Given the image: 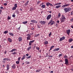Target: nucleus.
I'll return each mask as SVG.
<instances>
[{"mask_svg": "<svg viewBox=\"0 0 73 73\" xmlns=\"http://www.w3.org/2000/svg\"><path fill=\"white\" fill-rule=\"evenodd\" d=\"M16 63L17 64H19V61L16 62Z\"/></svg>", "mask_w": 73, "mask_h": 73, "instance_id": "nucleus-34", "label": "nucleus"}, {"mask_svg": "<svg viewBox=\"0 0 73 73\" xmlns=\"http://www.w3.org/2000/svg\"><path fill=\"white\" fill-rule=\"evenodd\" d=\"M35 42L34 40H33L32 41H31L29 42V46H32V43H33V42Z\"/></svg>", "mask_w": 73, "mask_h": 73, "instance_id": "nucleus-8", "label": "nucleus"}, {"mask_svg": "<svg viewBox=\"0 0 73 73\" xmlns=\"http://www.w3.org/2000/svg\"><path fill=\"white\" fill-rule=\"evenodd\" d=\"M55 49L56 50V51H58L60 50V48H56Z\"/></svg>", "mask_w": 73, "mask_h": 73, "instance_id": "nucleus-37", "label": "nucleus"}, {"mask_svg": "<svg viewBox=\"0 0 73 73\" xmlns=\"http://www.w3.org/2000/svg\"><path fill=\"white\" fill-rule=\"evenodd\" d=\"M38 35H39V34H38L37 35H35V37H37L38 36Z\"/></svg>", "mask_w": 73, "mask_h": 73, "instance_id": "nucleus-51", "label": "nucleus"}, {"mask_svg": "<svg viewBox=\"0 0 73 73\" xmlns=\"http://www.w3.org/2000/svg\"><path fill=\"white\" fill-rule=\"evenodd\" d=\"M31 46H29V47L27 48V50L28 51L29 50L31 49Z\"/></svg>", "mask_w": 73, "mask_h": 73, "instance_id": "nucleus-28", "label": "nucleus"}, {"mask_svg": "<svg viewBox=\"0 0 73 73\" xmlns=\"http://www.w3.org/2000/svg\"><path fill=\"white\" fill-rule=\"evenodd\" d=\"M36 48L38 50H40V48H39V47H38L37 46L36 47Z\"/></svg>", "mask_w": 73, "mask_h": 73, "instance_id": "nucleus-44", "label": "nucleus"}, {"mask_svg": "<svg viewBox=\"0 0 73 73\" xmlns=\"http://www.w3.org/2000/svg\"><path fill=\"white\" fill-rule=\"evenodd\" d=\"M39 23H40V24H41L42 25H45L46 23V22L45 21H39Z\"/></svg>", "mask_w": 73, "mask_h": 73, "instance_id": "nucleus-5", "label": "nucleus"}, {"mask_svg": "<svg viewBox=\"0 0 73 73\" xmlns=\"http://www.w3.org/2000/svg\"><path fill=\"white\" fill-rule=\"evenodd\" d=\"M7 51L6 50L5 51L4 53L5 54H6L7 53Z\"/></svg>", "mask_w": 73, "mask_h": 73, "instance_id": "nucleus-60", "label": "nucleus"}, {"mask_svg": "<svg viewBox=\"0 0 73 73\" xmlns=\"http://www.w3.org/2000/svg\"><path fill=\"white\" fill-rule=\"evenodd\" d=\"M72 9L70 8V7H64V11L65 12V13H66L67 12H69Z\"/></svg>", "mask_w": 73, "mask_h": 73, "instance_id": "nucleus-1", "label": "nucleus"}, {"mask_svg": "<svg viewBox=\"0 0 73 73\" xmlns=\"http://www.w3.org/2000/svg\"><path fill=\"white\" fill-rule=\"evenodd\" d=\"M26 56H29V54H26Z\"/></svg>", "mask_w": 73, "mask_h": 73, "instance_id": "nucleus-59", "label": "nucleus"}, {"mask_svg": "<svg viewBox=\"0 0 73 73\" xmlns=\"http://www.w3.org/2000/svg\"><path fill=\"white\" fill-rule=\"evenodd\" d=\"M14 7L12 8V10H15L16 9V8L17 7V4H14Z\"/></svg>", "mask_w": 73, "mask_h": 73, "instance_id": "nucleus-4", "label": "nucleus"}, {"mask_svg": "<svg viewBox=\"0 0 73 73\" xmlns=\"http://www.w3.org/2000/svg\"><path fill=\"white\" fill-rule=\"evenodd\" d=\"M27 36H28L26 37L27 40H30L31 38V36L30 34H28L27 35Z\"/></svg>", "mask_w": 73, "mask_h": 73, "instance_id": "nucleus-3", "label": "nucleus"}, {"mask_svg": "<svg viewBox=\"0 0 73 73\" xmlns=\"http://www.w3.org/2000/svg\"><path fill=\"white\" fill-rule=\"evenodd\" d=\"M64 61H65V62L64 64H65L67 65V64H68L69 63V62H68V59L67 58L65 59L64 60Z\"/></svg>", "mask_w": 73, "mask_h": 73, "instance_id": "nucleus-6", "label": "nucleus"}, {"mask_svg": "<svg viewBox=\"0 0 73 73\" xmlns=\"http://www.w3.org/2000/svg\"><path fill=\"white\" fill-rule=\"evenodd\" d=\"M40 1H38L37 2V4H39L40 3Z\"/></svg>", "mask_w": 73, "mask_h": 73, "instance_id": "nucleus-54", "label": "nucleus"}, {"mask_svg": "<svg viewBox=\"0 0 73 73\" xmlns=\"http://www.w3.org/2000/svg\"><path fill=\"white\" fill-rule=\"evenodd\" d=\"M33 8H31L30 9L29 11H33Z\"/></svg>", "mask_w": 73, "mask_h": 73, "instance_id": "nucleus-35", "label": "nucleus"}, {"mask_svg": "<svg viewBox=\"0 0 73 73\" xmlns=\"http://www.w3.org/2000/svg\"><path fill=\"white\" fill-rule=\"evenodd\" d=\"M7 40L9 42H11L12 41V40L10 38H7Z\"/></svg>", "mask_w": 73, "mask_h": 73, "instance_id": "nucleus-11", "label": "nucleus"}, {"mask_svg": "<svg viewBox=\"0 0 73 73\" xmlns=\"http://www.w3.org/2000/svg\"><path fill=\"white\" fill-rule=\"evenodd\" d=\"M73 39H72V38H70L69 39V42H72V41H73Z\"/></svg>", "mask_w": 73, "mask_h": 73, "instance_id": "nucleus-18", "label": "nucleus"}, {"mask_svg": "<svg viewBox=\"0 0 73 73\" xmlns=\"http://www.w3.org/2000/svg\"><path fill=\"white\" fill-rule=\"evenodd\" d=\"M12 68L13 69H15L16 68V66L15 64H14L13 65V66H12Z\"/></svg>", "mask_w": 73, "mask_h": 73, "instance_id": "nucleus-17", "label": "nucleus"}, {"mask_svg": "<svg viewBox=\"0 0 73 73\" xmlns=\"http://www.w3.org/2000/svg\"><path fill=\"white\" fill-rule=\"evenodd\" d=\"M54 46H51V47H50V51L51 50L52 48H54Z\"/></svg>", "mask_w": 73, "mask_h": 73, "instance_id": "nucleus-31", "label": "nucleus"}, {"mask_svg": "<svg viewBox=\"0 0 73 73\" xmlns=\"http://www.w3.org/2000/svg\"><path fill=\"white\" fill-rule=\"evenodd\" d=\"M37 23V21L34 20V23Z\"/></svg>", "mask_w": 73, "mask_h": 73, "instance_id": "nucleus-38", "label": "nucleus"}, {"mask_svg": "<svg viewBox=\"0 0 73 73\" xmlns=\"http://www.w3.org/2000/svg\"><path fill=\"white\" fill-rule=\"evenodd\" d=\"M61 20V22H63L64 21V20H65V19H63L62 18H60Z\"/></svg>", "mask_w": 73, "mask_h": 73, "instance_id": "nucleus-27", "label": "nucleus"}, {"mask_svg": "<svg viewBox=\"0 0 73 73\" xmlns=\"http://www.w3.org/2000/svg\"><path fill=\"white\" fill-rule=\"evenodd\" d=\"M16 17V15L15 14H13L12 15V17L13 18L15 17Z\"/></svg>", "mask_w": 73, "mask_h": 73, "instance_id": "nucleus-43", "label": "nucleus"}, {"mask_svg": "<svg viewBox=\"0 0 73 73\" xmlns=\"http://www.w3.org/2000/svg\"><path fill=\"white\" fill-rule=\"evenodd\" d=\"M45 5H42V6H41V7L42 8H45Z\"/></svg>", "mask_w": 73, "mask_h": 73, "instance_id": "nucleus-29", "label": "nucleus"}, {"mask_svg": "<svg viewBox=\"0 0 73 73\" xmlns=\"http://www.w3.org/2000/svg\"><path fill=\"white\" fill-rule=\"evenodd\" d=\"M18 40L19 42H21L22 40V38L21 37H20L18 38Z\"/></svg>", "mask_w": 73, "mask_h": 73, "instance_id": "nucleus-13", "label": "nucleus"}, {"mask_svg": "<svg viewBox=\"0 0 73 73\" xmlns=\"http://www.w3.org/2000/svg\"><path fill=\"white\" fill-rule=\"evenodd\" d=\"M54 23H55V22H54V21H53L50 24V25H53Z\"/></svg>", "mask_w": 73, "mask_h": 73, "instance_id": "nucleus-32", "label": "nucleus"}, {"mask_svg": "<svg viewBox=\"0 0 73 73\" xmlns=\"http://www.w3.org/2000/svg\"><path fill=\"white\" fill-rule=\"evenodd\" d=\"M65 39V36H63L62 37L60 38V41H62V40H64Z\"/></svg>", "mask_w": 73, "mask_h": 73, "instance_id": "nucleus-9", "label": "nucleus"}, {"mask_svg": "<svg viewBox=\"0 0 73 73\" xmlns=\"http://www.w3.org/2000/svg\"><path fill=\"white\" fill-rule=\"evenodd\" d=\"M3 5L5 6H6L7 5V3H4Z\"/></svg>", "mask_w": 73, "mask_h": 73, "instance_id": "nucleus-49", "label": "nucleus"}, {"mask_svg": "<svg viewBox=\"0 0 73 73\" xmlns=\"http://www.w3.org/2000/svg\"><path fill=\"white\" fill-rule=\"evenodd\" d=\"M17 54V53L16 52H15V51L14 52H13L12 53V54L13 55H16Z\"/></svg>", "mask_w": 73, "mask_h": 73, "instance_id": "nucleus-25", "label": "nucleus"}, {"mask_svg": "<svg viewBox=\"0 0 73 73\" xmlns=\"http://www.w3.org/2000/svg\"><path fill=\"white\" fill-rule=\"evenodd\" d=\"M53 21L52 20H50V22L48 23V24L49 25Z\"/></svg>", "mask_w": 73, "mask_h": 73, "instance_id": "nucleus-26", "label": "nucleus"}, {"mask_svg": "<svg viewBox=\"0 0 73 73\" xmlns=\"http://www.w3.org/2000/svg\"><path fill=\"white\" fill-rule=\"evenodd\" d=\"M71 71L73 72V68H71Z\"/></svg>", "mask_w": 73, "mask_h": 73, "instance_id": "nucleus-64", "label": "nucleus"}, {"mask_svg": "<svg viewBox=\"0 0 73 73\" xmlns=\"http://www.w3.org/2000/svg\"><path fill=\"white\" fill-rule=\"evenodd\" d=\"M71 27L73 29V25H72L71 26Z\"/></svg>", "mask_w": 73, "mask_h": 73, "instance_id": "nucleus-61", "label": "nucleus"}, {"mask_svg": "<svg viewBox=\"0 0 73 73\" xmlns=\"http://www.w3.org/2000/svg\"><path fill=\"white\" fill-rule=\"evenodd\" d=\"M62 54H60L58 55V57H60L61 56H62Z\"/></svg>", "mask_w": 73, "mask_h": 73, "instance_id": "nucleus-48", "label": "nucleus"}, {"mask_svg": "<svg viewBox=\"0 0 73 73\" xmlns=\"http://www.w3.org/2000/svg\"><path fill=\"white\" fill-rule=\"evenodd\" d=\"M71 15H73V11H72L71 12Z\"/></svg>", "mask_w": 73, "mask_h": 73, "instance_id": "nucleus-57", "label": "nucleus"}, {"mask_svg": "<svg viewBox=\"0 0 73 73\" xmlns=\"http://www.w3.org/2000/svg\"><path fill=\"white\" fill-rule=\"evenodd\" d=\"M61 7V5H58L56 6L55 8L56 9H58Z\"/></svg>", "mask_w": 73, "mask_h": 73, "instance_id": "nucleus-19", "label": "nucleus"}, {"mask_svg": "<svg viewBox=\"0 0 73 73\" xmlns=\"http://www.w3.org/2000/svg\"><path fill=\"white\" fill-rule=\"evenodd\" d=\"M9 35L12 36H14V34L12 33H9Z\"/></svg>", "mask_w": 73, "mask_h": 73, "instance_id": "nucleus-23", "label": "nucleus"}, {"mask_svg": "<svg viewBox=\"0 0 73 73\" xmlns=\"http://www.w3.org/2000/svg\"><path fill=\"white\" fill-rule=\"evenodd\" d=\"M3 60L4 61H9V59H8V58H4V59H3Z\"/></svg>", "mask_w": 73, "mask_h": 73, "instance_id": "nucleus-21", "label": "nucleus"}, {"mask_svg": "<svg viewBox=\"0 0 73 73\" xmlns=\"http://www.w3.org/2000/svg\"><path fill=\"white\" fill-rule=\"evenodd\" d=\"M31 58V56H29L28 57H26V58H27V59H28L30 58Z\"/></svg>", "mask_w": 73, "mask_h": 73, "instance_id": "nucleus-40", "label": "nucleus"}, {"mask_svg": "<svg viewBox=\"0 0 73 73\" xmlns=\"http://www.w3.org/2000/svg\"><path fill=\"white\" fill-rule=\"evenodd\" d=\"M48 44V42L47 41H46L44 42V44L45 45H46Z\"/></svg>", "mask_w": 73, "mask_h": 73, "instance_id": "nucleus-22", "label": "nucleus"}, {"mask_svg": "<svg viewBox=\"0 0 73 73\" xmlns=\"http://www.w3.org/2000/svg\"><path fill=\"white\" fill-rule=\"evenodd\" d=\"M50 3H46V5L47 6H48L49 5V4Z\"/></svg>", "mask_w": 73, "mask_h": 73, "instance_id": "nucleus-39", "label": "nucleus"}, {"mask_svg": "<svg viewBox=\"0 0 73 73\" xmlns=\"http://www.w3.org/2000/svg\"><path fill=\"white\" fill-rule=\"evenodd\" d=\"M71 21L72 22L73 21V18L71 19Z\"/></svg>", "mask_w": 73, "mask_h": 73, "instance_id": "nucleus-58", "label": "nucleus"}, {"mask_svg": "<svg viewBox=\"0 0 73 73\" xmlns=\"http://www.w3.org/2000/svg\"><path fill=\"white\" fill-rule=\"evenodd\" d=\"M31 22L34 23V20H32L31 21Z\"/></svg>", "mask_w": 73, "mask_h": 73, "instance_id": "nucleus-53", "label": "nucleus"}, {"mask_svg": "<svg viewBox=\"0 0 73 73\" xmlns=\"http://www.w3.org/2000/svg\"><path fill=\"white\" fill-rule=\"evenodd\" d=\"M2 12V10L1 9H0V15L1 14V13Z\"/></svg>", "mask_w": 73, "mask_h": 73, "instance_id": "nucleus-56", "label": "nucleus"}, {"mask_svg": "<svg viewBox=\"0 0 73 73\" xmlns=\"http://www.w3.org/2000/svg\"><path fill=\"white\" fill-rule=\"evenodd\" d=\"M52 34V33L51 32H50V34H49V37L50 36V35H51Z\"/></svg>", "mask_w": 73, "mask_h": 73, "instance_id": "nucleus-45", "label": "nucleus"}, {"mask_svg": "<svg viewBox=\"0 0 73 73\" xmlns=\"http://www.w3.org/2000/svg\"><path fill=\"white\" fill-rule=\"evenodd\" d=\"M19 11H16V13L17 14H19Z\"/></svg>", "mask_w": 73, "mask_h": 73, "instance_id": "nucleus-55", "label": "nucleus"}, {"mask_svg": "<svg viewBox=\"0 0 73 73\" xmlns=\"http://www.w3.org/2000/svg\"><path fill=\"white\" fill-rule=\"evenodd\" d=\"M21 58V57H19V58L18 59V60L19 61H20Z\"/></svg>", "mask_w": 73, "mask_h": 73, "instance_id": "nucleus-47", "label": "nucleus"}, {"mask_svg": "<svg viewBox=\"0 0 73 73\" xmlns=\"http://www.w3.org/2000/svg\"><path fill=\"white\" fill-rule=\"evenodd\" d=\"M27 23H28L27 21H26L25 22H22V23L24 25H25L26 24H27Z\"/></svg>", "mask_w": 73, "mask_h": 73, "instance_id": "nucleus-24", "label": "nucleus"}, {"mask_svg": "<svg viewBox=\"0 0 73 73\" xmlns=\"http://www.w3.org/2000/svg\"><path fill=\"white\" fill-rule=\"evenodd\" d=\"M51 17V15H48L47 16V18H46V19H47V20H48L50 19Z\"/></svg>", "mask_w": 73, "mask_h": 73, "instance_id": "nucleus-7", "label": "nucleus"}, {"mask_svg": "<svg viewBox=\"0 0 73 73\" xmlns=\"http://www.w3.org/2000/svg\"><path fill=\"white\" fill-rule=\"evenodd\" d=\"M61 3H57L55 4V5H61Z\"/></svg>", "mask_w": 73, "mask_h": 73, "instance_id": "nucleus-30", "label": "nucleus"}, {"mask_svg": "<svg viewBox=\"0 0 73 73\" xmlns=\"http://www.w3.org/2000/svg\"><path fill=\"white\" fill-rule=\"evenodd\" d=\"M17 50L16 49H15V48H13V49H12V50H11L10 51V52H13L14 51H16Z\"/></svg>", "mask_w": 73, "mask_h": 73, "instance_id": "nucleus-14", "label": "nucleus"}, {"mask_svg": "<svg viewBox=\"0 0 73 73\" xmlns=\"http://www.w3.org/2000/svg\"><path fill=\"white\" fill-rule=\"evenodd\" d=\"M50 73H53V71H50Z\"/></svg>", "mask_w": 73, "mask_h": 73, "instance_id": "nucleus-63", "label": "nucleus"}, {"mask_svg": "<svg viewBox=\"0 0 73 73\" xmlns=\"http://www.w3.org/2000/svg\"><path fill=\"white\" fill-rule=\"evenodd\" d=\"M40 71H41V70H40V69H38V70H36V72H40Z\"/></svg>", "mask_w": 73, "mask_h": 73, "instance_id": "nucleus-33", "label": "nucleus"}, {"mask_svg": "<svg viewBox=\"0 0 73 73\" xmlns=\"http://www.w3.org/2000/svg\"><path fill=\"white\" fill-rule=\"evenodd\" d=\"M62 17L61 18V19H66V18H65L64 16V15H62Z\"/></svg>", "mask_w": 73, "mask_h": 73, "instance_id": "nucleus-20", "label": "nucleus"}, {"mask_svg": "<svg viewBox=\"0 0 73 73\" xmlns=\"http://www.w3.org/2000/svg\"><path fill=\"white\" fill-rule=\"evenodd\" d=\"M64 58H68V56L66 55H65V56H64Z\"/></svg>", "mask_w": 73, "mask_h": 73, "instance_id": "nucleus-46", "label": "nucleus"}, {"mask_svg": "<svg viewBox=\"0 0 73 73\" xmlns=\"http://www.w3.org/2000/svg\"><path fill=\"white\" fill-rule=\"evenodd\" d=\"M6 67L7 68V70H8L9 69V64H7L6 65Z\"/></svg>", "mask_w": 73, "mask_h": 73, "instance_id": "nucleus-15", "label": "nucleus"}, {"mask_svg": "<svg viewBox=\"0 0 73 73\" xmlns=\"http://www.w3.org/2000/svg\"><path fill=\"white\" fill-rule=\"evenodd\" d=\"M64 4L65 5H63V6H62V8H65V7H68L70 5V4L69 3L66 4V3H64Z\"/></svg>", "mask_w": 73, "mask_h": 73, "instance_id": "nucleus-2", "label": "nucleus"}, {"mask_svg": "<svg viewBox=\"0 0 73 73\" xmlns=\"http://www.w3.org/2000/svg\"><path fill=\"white\" fill-rule=\"evenodd\" d=\"M26 64H30V62H29L27 61V62H26Z\"/></svg>", "mask_w": 73, "mask_h": 73, "instance_id": "nucleus-52", "label": "nucleus"}, {"mask_svg": "<svg viewBox=\"0 0 73 73\" xmlns=\"http://www.w3.org/2000/svg\"><path fill=\"white\" fill-rule=\"evenodd\" d=\"M11 19V17H9V16H8V17H7V19L9 20Z\"/></svg>", "mask_w": 73, "mask_h": 73, "instance_id": "nucleus-42", "label": "nucleus"}, {"mask_svg": "<svg viewBox=\"0 0 73 73\" xmlns=\"http://www.w3.org/2000/svg\"><path fill=\"white\" fill-rule=\"evenodd\" d=\"M32 29V30L34 31V28H32V29Z\"/></svg>", "mask_w": 73, "mask_h": 73, "instance_id": "nucleus-62", "label": "nucleus"}, {"mask_svg": "<svg viewBox=\"0 0 73 73\" xmlns=\"http://www.w3.org/2000/svg\"><path fill=\"white\" fill-rule=\"evenodd\" d=\"M8 33V31H5L4 32V34H6V33Z\"/></svg>", "mask_w": 73, "mask_h": 73, "instance_id": "nucleus-36", "label": "nucleus"}, {"mask_svg": "<svg viewBox=\"0 0 73 73\" xmlns=\"http://www.w3.org/2000/svg\"><path fill=\"white\" fill-rule=\"evenodd\" d=\"M26 57V56L25 55H24L23 56V57L21 58L22 60H24L25 58Z\"/></svg>", "mask_w": 73, "mask_h": 73, "instance_id": "nucleus-16", "label": "nucleus"}, {"mask_svg": "<svg viewBox=\"0 0 73 73\" xmlns=\"http://www.w3.org/2000/svg\"><path fill=\"white\" fill-rule=\"evenodd\" d=\"M29 1H27L26 3H25V6H27V5H29Z\"/></svg>", "mask_w": 73, "mask_h": 73, "instance_id": "nucleus-12", "label": "nucleus"}, {"mask_svg": "<svg viewBox=\"0 0 73 73\" xmlns=\"http://www.w3.org/2000/svg\"><path fill=\"white\" fill-rule=\"evenodd\" d=\"M70 29H68L66 31V33L67 35H70Z\"/></svg>", "mask_w": 73, "mask_h": 73, "instance_id": "nucleus-10", "label": "nucleus"}, {"mask_svg": "<svg viewBox=\"0 0 73 73\" xmlns=\"http://www.w3.org/2000/svg\"><path fill=\"white\" fill-rule=\"evenodd\" d=\"M0 9L3 10V7H0Z\"/></svg>", "mask_w": 73, "mask_h": 73, "instance_id": "nucleus-50", "label": "nucleus"}, {"mask_svg": "<svg viewBox=\"0 0 73 73\" xmlns=\"http://www.w3.org/2000/svg\"><path fill=\"white\" fill-rule=\"evenodd\" d=\"M60 16H61V14L60 13H58V17L59 18L60 17Z\"/></svg>", "mask_w": 73, "mask_h": 73, "instance_id": "nucleus-41", "label": "nucleus"}]
</instances>
